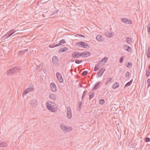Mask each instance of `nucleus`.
<instances>
[{"mask_svg": "<svg viewBox=\"0 0 150 150\" xmlns=\"http://www.w3.org/2000/svg\"><path fill=\"white\" fill-rule=\"evenodd\" d=\"M55 103L51 101H48L46 104L47 108L52 112H55L57 111V108Z\"/></svg>", "mask_w": 150, "mask_h": 150, "instance_id": "f257e3e1", "label": "nucleus"}, {"mask_svg": "<svg viewBox=\"0 0 150 150\" xmlns=\"http://www.w3.org/2000/svg\"><path fill=\"white\" fill-rule=\"evenodd\" d=\"M21 69V67L19 66H15L10 68V69L7 70V74L8 75H10L13 73L17 72L19 70Z\"/></svg>", "mask_w": 150, "mask_h": 150, "instance_id": "f03ea898", "label": "nucleus"}, {"mask_svg": "<svg viewBox=\"0 0 150 150\" xmlns=\"http://www.w3.org/2000/svg\"><path fill=\"white\" fill-rule=\"evenodd\" d=\"M60 127L65 132H69L72 129L71 127H68V126H66L64 124H62L60 125Z\"/></svg>", "mask_w": 150, "mask_h": 150, "instance_id": "7ed1b4c3", "label": "nucleus"}, {"mask_svg": "<svg viewBox=\"0 0 150 150\" xmlns=\"http://www.w3.org/2000/svg\"><path fill=\"white\" fill-rule=\"evenodd\" d=\"M16 31L14 30V29H11L3 37L5 39H7L14 33Z\"/></svg>", "mask_w": 150, "mask_h": 150, "instance_id": "20e7f679", "label": "nucleus"}, {"mask_svg": "<svg viewBox=\"0 0 150 150\" xmlns=\"http://www.w3.org/2000/svg\"><path fill=\"white\" fill-rule=\"evenodd\" d=\"M105 71V68H101L97 73L96 76L97 78L101 77Z\"/></svg>", "mask_w": 150, "mask_h": 150, "instance_id": "39448f33", "label": "nucleus"}, {"mask_svg": "<svg viewBox=\"0 0 150 150\" xmlns=\"http://www.w3.org/2000/svg\"><path fill=\"white\" fill-rule=\"evenodd\" d=\"M77 45L79 46L83 47L84 48H87V47H89L87 43H85L83 42H79L76 43Z\"/></svg>", "mask_w": 150, "mask_h": 150, "instance_id": "423d86ee", "label": "nucleus"}, {"mask_svg": "<svg viewBox=\"0 0 150 150\" xmlns=\"http://www.w3.org/2000/svg\"><path fill=\"white\" fill-rule=\"evenodd\" d=\"M34 90V88H29L25 89L23 91L22 94V96L24 97L26 94L28 93L33 91Z\"/></svg>", "mask_w": 150, "mask_h": 150, "instance_id": "0eeeda50", "label": "nucleus"}, {"mask_svg": "<svg viewBox=\"0 0 150 150\" xmlns=\"http://www.w3.org/2000/svg\"><path fill=\"white\" fill-rule=\"evenodd\" d=\"M30 103L32 107H35L38 105V102L35 99H33L30 100Z\"/></svg>", "mask_w": 150, "mask_h": 150, "instance_id": "6e6552de", "label": "nucleus"}, {"mask_svg": "<svg viewBox=\"0 0 150 150\" xmlns=\"http://www.w3.org/2000/svg\"><path fill=\"white\" fill-rule=\"evenodd\" d=\"M67 116L68 119H71L72 117V114L70 108L68 107L67 108Z\"/></svg>", "mask_w": 150, "mask_h": 150, "instance_id": "1a4fd4ad", "label": "nucleus"}, {"mask_svg": "<svg viewBox=\"0 0 150 150\" xmlns=\"http://www.w3.org/2000/svg\"><path fill=\"white\" fill-rule=\"evenodd\" d=\"M121 21L126 24H130L132 23V21L131 20L127 18H122L121 19Z\"/></svg>", "mask_w": 150, "mask_h": 150, "instance_id": "9d476101", "label": "nucleus"}, {"mask_svg": "<svg viewBox=\"0 0 150 150\" xmlns=\"http://www.w3.org/2000/svg\"><path fill=\"white\" fill-rule=\"evenodd\" d=\"M56 75L57 79L59 82L60 83H62L63 80L61 74L59 72H57L56 73Z\"/></svg>", "mask_w": 150, "mask_h": 150, "instance_id": "9b49d317", "label": "nucleus"}, {"mask_svg": "<svg viewBox=\"0 0 150 150\" xmlns=\"http://www.w3.org/2000/svg\"><path fill=\"white\" fill-rule=\"evenodd\" d=\"M52 62L53 64L57 65L59 63V59L56 56L53 57L52 59Z\"/></svg>", "mask_w": 150, "mask_h": 150, "instance_id": "f8f14e48", "label": "nucleus"}, {"mask_svg": "<svg viewBox=\"0 0 150 150\" xmlns=\"http://www.w3.org/2000/svg\"><path fill=\"white\" fill-rule=\"evenodd\" d=\"M79 52L76 51L72 53V57L74 58H78L79 57Z\"/></svg>", "mask_w": 150, "mask_h": 150, "instance_id": "ddd939ff", "label": "nucleus"}, {"mask_svg": "<svg viewBox=\"0 0 150 150\" xmlns=\"http://www.w3.org/2000/svg\"><path fill=\"white\" fill-rule=\"evenodd\" d=\"M50 86L52 91L54 92L56 91H57L56 87L54 83H52L50 84Z\"/></svg>", "mask_w": 150, "mask_h": 150, "instance_id": "4468645a", "label": "nucleus"}, {"mask_svg": "<svg viewBox=\"0 0 150 150\" xmlns=\"http://www.w3.org/2000/svg\"><path fill=\"white\" fill-rule=\"evenodd\" d=\"M96 39L99 41L103 42L104 40L103 37L100 35H98L96 37Z\"/></svg>", "mask_w": 150, "mask_h": 150, "instance_id": "2eb2a0df", "label": "nucleus"}, {"mask_svg": "<svg viewBox=\"0 0 150 150\" xmlns=\"http://www.w3.org/2000/svg\"><path fill=\"white\" fill-rule=\"evenodd\" d=\"M100 83L101 82H99L95 84L94 87L92 88V90H96L98 88Z\"/></svg>", "mask_w": 150, "mask_h": 150, "instance_id": "dca6fc26", "label": "nucleus"}, {"mask_svg": "<svg viewBox=\"0 0 150 150\" xmlns=\"http://www.w3.org/2000/svg\"><path fill=\"white\" fill-rule=\"evenodd\" d=\"M105 33H106V37L108 38H110L112 37L114 34L113 33H109V32L107 31H106L105 32Z\"/></svg>", "mask_w": 150, "mask_h": 150, "instance_id": "f3484780", "label": "nucleus"}, {"mask_svg": "<svg viewBox=\"0 0 150 150\" xmlns=\"http://www.w3.org/2000/svg\"><path fill=\"white\" fill-rule=\"evenodd\" d=\"M66 43V42L65 41V40L64 39H62L60 40L59 42V43L58 44H57L56 46H59L60 45H62L63 44Z\"/></svg>", "mask_w": 150, "mask_h": 150, "instance_id": "a211bd4d", "label": "nucleus"}, {"mask_svg": "<svg viewBox=\"0 0 150 150\" xmlns=\"http://www.w3.org/2000/svg\"><path fill=\"white\" fill-rule=\"evenodd\" d=\"M125 40L128 43L130 44L132 43V39L130 37H126Z\"/></svg>", "mask_w": 150, "mask_h": 150, "instance_id": "6ab92c4d", "label": "nucleus"}, {"mask_svg": "<svg viewBox=\"0 0 150 150\" xmlns=\"http://www.w3.org/2000/svg\"><path fill=\"white\" fill-rule=\"evenodd\" d=\"M68 50L67 47H65L61 48L59 51V53H62L67 50Z\"/></svg>", "mask_w": 150, "mask_h": 150, "instance_id": "aec40b11", "label": "nucleus"}, {"mask_svg": "<svg viewBox=\"0 0 150 150\" xmlns=\"http://www.w3.org/2000/svg\"><path fill=\"white\" fill-rule=\"evenodd\" d=\"M91 53L87 51L84 52V57H87L89 56H90L91 55Z\"/></svg>", "mask_w": 150, "mask_h": 150, "instance_id": "412c9836", "label": "nucleus"}, {"mask_svg": "<svg viewBox=\"0 0 150 150\" xmlns=\"http://www.w3.org/2000/svg\"><path fill=\"white\" fill-rule=\"evenodd\" d=\"M119 86V83L117 82H115L112 85V88L113 89H115L118 87Z\"/></svg>", "mask_w": 150, "mask_h": 150, "instance_id": "4be33fe9", "label": "nucleus"}, {"mask_svg": "<svg viewBox=\"0 0 150 150\" xmlns=\"http://www.w3.org/2000/svg\"><path fill=\"white\" fill-rule=\"evenodd\" d=\"M100 63H99L98 62V63L96 64L94 68V71H97L100 69V68H98L100 65Z\"/></svg>", "mask_w": 150, "mask_h": 150, "instance_id": "5701e85b", "label": "nucleus"}, {"mask_svg": "<svg viewBox=\"0 0 150 150\" xmlns=\"http://www.w3.org/2000/svg\"><path fill=\"white\" fill-rule=\"evenodd\" d=\"M108 58L106 57H105L103 59H102L101 61H98L99 63H101L102 62H104V63H105L106 62Z\"/></svg>", "mask_w": 150, "mask_h": 150, "instance_id": "b1692460", "label": "nucleus"}, {"mask_svg": "<svg viewBox=\"0 0 150 150\" xmlns=\"http://www.w3.org/2000/svg\"><path fill=\"white\" fill-rule=\"evenodd\" d=\"M149 70L147 69L146 70V76L147 77H148L150 75V67H149Z\"/></svg>", "mask_w": 150, "mask_h": 150, "instance_id": "393cba45", "label": "nucleus"}, {"mask_svg": "<svg viewBox=\"0 0 150 150\" xmlns=\"http://www.w3.org/2000/svg\"><path fill=\"white\" fill-rule=\"evenodd\" d=\"M7 146V145L6 143L4 142H2L1 141V142L0 144V147H5Z\"/></svg>", "mask_w": 150, "mask_h": 150, "instance_id": "a878e982", "label": "nucleus"}, {"mask_svg": "<svg viewBox=\"0 0 150 150\" xmlns=\"http://www.w3.org/2000/svg\"><path fill=\"white\" fill-rule=\"evenodd\" d=\"M49 97L50 98L52 99L53 100H55V98L56 97V96L52 94H51L50 95Z\"/></svg>", "mask_w": 150, "mask_h": 150, "instance_id": "bb28decb", "label": "nucleus"}, {"mask_svg": "<svg viewBox=\"0 0 150 150\" xmlns=\"http://www.w3.org/2000/svg\"><path fill=\"white\" fill-rule=\"evenodd\" d=\"M132 80H131L127 82L126 84L125 85V87H126L127 86H130L132 83Z\"/></svg>", "mask_w": 150, "mask_h": 150, "instance_id": "cd10ccee", "label": "nucleus"}, {"mask_svg": "<svg viewBox=\"0 0 150 150\" xmlns=\"http://www.w3.org/2000/svg\"><path fill=\"white\" fill-rule=\"evenodd\" d=\"M28 49H25V50H21V51H20L19 52V53L20 54H24L25 53V52H26V51H27V50H28Z\"/></svg>", "mask_w": 150, "mask_h": 150, "instance_id": "c85d7f7f", "label": "nucleus"}, {"mask_svg": "<svg viewBox=\"0 0 150 150\" xmlns=\"http://www.w3.org/2000/svg\"><path fill=\"white\" fill-rule=\"evenodd\" d=\"M95 93L93 92L89 96V99L91 100L94 96Z\"/></svg>", "mask_w": 150, "mask_h": 150, "instance_id": "c756f323", "label": "nucleus"}, {"mask_svg": "<svg viewBox=\"0 0 150 150\" xmlns=\"http://www.w3.org/2000/svg\"><path fill=\"white\" fill-rule=\"evenodd\" d=\"M105 100L103 99H101L99 101V103L101 105H103L104 103Z\"/></svg>", "mask_w": 150, "mask_h": 150, "instance_id": "7c9ffc66", "label": "nucleus"}, {"mask_svg": "<svg viewBox=\"0 0 150 150\" xmlns=\"http://www.w3.org/2000/svg\"><path fill=\"white\" fill-rule=\"evenodd\" d=\"M56 44H51L49 45V47L50 48H53L54 47H57V46H56Z\"/></svg>", "mask_w": 150, "mask_h": 150, "instance_id": "2f4dec72", "label": "nucleus"}, {"mask_svg": "<svg viewBox=\"0 0 150 150\" xmlns=\"http://www.w3.org/2000/svg\"><path fill=\"white\" fill-rule=\"evenodd\" d=\"M131 76V74L129 72H127L125 75V77L126 78H128Z\"/></svg>", "mask_w": 150, "mask_h": 150, "instance_id": "473e14b6", "label": "nucleus"}, {"mask_svg": "<svg viewBox=\"0 0 150 150\" xmlns=\"http://www.w3.org/2000/svg\"><path fill=\"white\" fill-rule=\"evenodd\" d=\"M82 101H80L79 102V106L78 107V108H79V110H80L81 109L82 107Z\"/></svg>", "mask_w": 150, "mask_h": 150, "instance_id": "72a5a7b5", "label": "nucleus"}, {"mask_svg": "<svg viewBox=\"0 0 150 150\" xmlns=\"http://www.w3.org/2000/svg\"><path fill=\"white\" fill-rule=\"evenodd\" d=\"M127 51L129 52H130L132 51V49L128 45V47H127Z\"/></svg>", "mask_w": 150, "mask_h": 150, "instance_id": "f704fd0d", "label": "nucleus"}, {"mask_svg": "<svg viewBox=\"0 0 150 150\" xmlns=\"http://www.w3.org/2000/svg\"><path fill=\"white\" fill-rule=\"evenodd\" d=\"M124 58L125 57L124 56H122L121 57L119 60V62L120 63H121L122 62L124 59Z\"/></svg>", "mask_w": 150, "mask_h": 150, "instance_id": "c9c22d12", "label": "nucleus"}, {"mask_svg": "<svg viewBox=\"0 0 150 150\" xmlns=\"http://www.w3.org/2000/svg\"><path fill=\"white\" fill-rule=\"evenodd\" d=\"M112 79L111 78H109L108 80L107 81L105 82V85H107V84H108V83L111 81L112 80Z\"/></svg>", "mask_w": 150, "mask_h": 150, "instance_id": "e433bc0d", "label": "nucleus"}, {"mask_svg": "<svg viewBox=\"0 0 150 150\" xmlns=\"http://www.w3.org/2000/svg\"><path fill=\"white\" fill-rule=\"evenodd\" d=\"M82 62V60H76L75 61V63L77 64H80Z\"/></svg>", "mask_w": 150, "mask_h": 150, "instance_id": "4c0bfd02", "label": "nucleus"}, {"mask_svg": "<svg viewBox=\"0 0 150 150\" xmlns=\"http://www.w3.org/2000/svg\"><path fill=\"white\" fill-rule=\"evenodd\" d=\"M148 32L149 34H150V23H149L147 27Z\"/></svg>", "mask_w": 150, "mask_h": 150, "instance_id": "58836bf2", "label": "nucleus"}, {"mask_svg": "<svg viewBox=\"0 0 150 150\" xmlns=\"http://www.w3.org/2000/svg\"><path fill=\"white\" fill-rule=\"evenodd\" d=\"M132 63L130 62H128L127 63V65H126V66L128 67H130L132 66Z\"/></svg>", "mask_w": 150, "mask_h": 150, "instance_id": "ea45409f", "label": "nucleus"}, {"mask_svg": "<svg viewBox=\"0 0 150 150\" xmlns=\"http://www.w3.org/2000/svg\"><path fill=\"white\" fill-rule=\"evenodd\" d=\"M145 141L146 142H148L150 141V139L149 137H146L145 139Z\"/></svg>", "mask_w": 150, "mask_h": 150, "instance_id": "a19ab883", "label": "nucleus"}, {"mask_svg": "<svg viewBox=\"0 0 150 150\" xmlns=\"http://www.w3.org/2000/svg\"><path fill=\"white\" fill-rule=\"evenodd\" d=\"M88 74V72L87 71H83L82 73L83 76H85L86 75Z\"/></svg>", "mask_w": 150, "mask_h": 150, "instance_id": "79ce46f5", "label": "nucleus"}, {"mask_svg": "<svg viewBox=\"0 0 150 150\" xmlns=\"http://www.w3.org/2000/svg\"><path fill=\"white\" fill-rule=\"evenodd\" d=\"M79 57H80L81 56H82V57H84V52H81V53H80V54L79 53Z\"/></svg>", "mask_w": 150, "mask_h": 150, "instance_id": "37998d69", "label": "nucleus"}, {"mask_svg": "<svg viewBox=\"0 0 150 150\" xmlns=\"http://www.w3.org/2000/svg\"><path fill=\"white\" fill-rule=\"evenodd\" d=\"M128 47V45H123V48L125 50H127V47Z\"/></svg>", "mask_w": 150, "mask_h": 150, "instance_id": "c03bdc74", "label": "nucleus"}, {"mask_svg": "<svg viewBox=\"0 0 150 150\" xmlns=\"http://www.w3.org/2000/svg\"><path fill=\"white\" fill-rule=\"evenodd\" d=\"M76 35L79 36L81 37L85 38V36L81 34H79V33L77 34H76Z\"/></svg>", "mask_w": 150, "mask_h": 150, "instance_id": "a18cd8bd", "label": "nucleus"}, {"mask_svg": "<svg viewBox=\"0 0 150 150\" xmlns=\"http://www.w3.org/2000/svg\"><path fill=\"white\" fill-rule=\"evenodd\" d=\"M86 92H87V91H84L83 93V94H82V96H85L86 95Z\"/></svg>", "mask_w": 150, "mask_h": 150, "instance_id": "49530a36", "label": "nucleus"}, {"mask_svg": "<svg viewBox=\"0 0 150 150\" xmlns=\"http://www.w3.org/2000/svg\"><path fill=\"white\" fill-rule=\"evenodd\" d=\"M147 56L148 58H150V52H149L147 53Z\"/></svg>", "mask_w": 150, "mask_h": 150, "instance_id": "de8ad7c7", "label": "nucleus"}, {"mask_svg": "<svg viewBox=\"0 0 150 150\" xmlns=\"http://www.w3.org/2000/svg\"><path fill=\"white\" fill-rule=\"evenodd\" d=\"M84 97V96H82V97H81V99H82V100L83 99Z\"/></svg>", "mask_w": 150, "mask_h": 150, "instance_id": "09e8293b", "label": "nucleus"}]
</instances>
